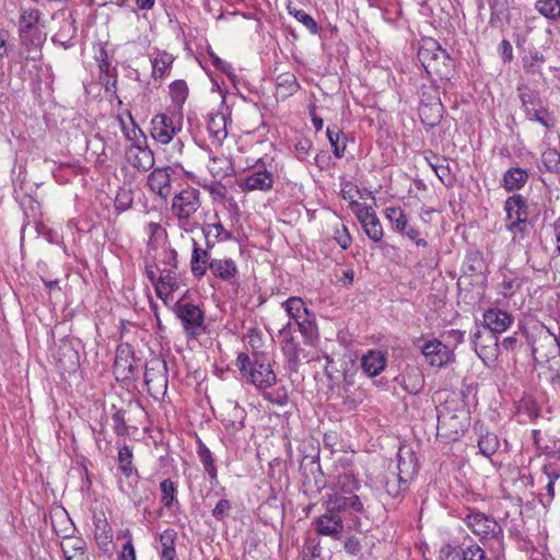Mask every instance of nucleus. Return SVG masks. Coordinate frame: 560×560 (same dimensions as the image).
<instances>
[{"label":"nucleus","mask_w":560,"mask_h":560,"mask_svg":"<svg viewBox=\"0 0 560 560\" xmlns=\"http://www.w3.org/2000/svg\"><path fill=\"white\" fill-rule=\"evenodd\" d=\"M458 557L459 560H490L486 551L475 542L459 547Z\"/></svg>","instance_id":"47"},{"label":"nucleus","mask_w":560,"mask_h":560,"mask_svg":"<svg viewBox=\"0 0 560 560\" xmlns=\"http://www.w3.org/2000/svg\"><path fill=\"white\" fill-rule=\"evenodd\" d=\"M441 162V165H435L434 173L446 187H451L454 184V179L451 176L450 165L445 158H442Z\"/></svg>","instance_id":"57"},{"label":"nucleus","mask_w":560,"mask_h":560,"mask_svg":"<svg viewBox=\"0 0 560 560\" xmlns=\"http://www.w3.org/2000/svg\"><path fill=\"white\" fill-rule=\"evenodd\" d=\"M485 329L493 334L505 331L513 323V316L500 308H489L483 313Z\"/></svg>","instance_id":"20"},{"label":"nucleus","mask_w":560,"mask_h":560,"mask_svg":"<svg viewBox=\"0 0 560 560\" xmlns=\"http://www.w3.org/2000/svg\"><path fill=\"white\" fill-rule=\"evenodd\" d=\"M442 112L443 106L440 102L431 105L424 104L419 109L422 122L430 127H434L440 122L442 118Z\"/></svg>","instance_id":"37"},{"label":"nucleus","mask_w":560,"mask_h":560,"mask_svg":"<svg viewBox=\"0 0 560 560\" xmlns=\"http://www.w3.org/2000/svg\"><path fill=\"white\" fill-rule=\"evenodd\" d=\"M208 55H209V58H210V61H211L212 66L217 70H219V71H221V72H223V73H225L228 75L231 74V71H232L233 68H232V65L230 62H228V61L221 59L220 57H218L212 50H208Z\"/></svg>","instance_id":"61"},{"label":"nucleus","mask_w":560,"mask_h":560,"mask_svg":"<svg viewBox=\"0 0 560 560\" xmlns=\"http://www.w3.org/2000/svg\"><path fill=\"white\" fill-rule=\"evenodd\" d=\"M386 218L393 223L394 230L404 233L408 228V220L402 209L390 207L385 210Z\"/></svg>","instance_id":"44"},{"label":"nucleus","mask_w":560,"mask_h":560,"mask_svg":"<svg viewBox=\"0 0 560 560\" xmlns=\"http://www.w3.org/2000/svg\"><path fill=\"white\" fill-rule=\"evenodd\" d=\"M176 538L177 533L172 528H167L160 534L161 560H179L175 549Z\"/></svg>","instance_id":"29"},{"label":"nucleus","mask_w":560,"mask_h":560,"mask_svg":"<svg viewBox=\"0 0 560 560\" xmlns=\"http://www.w3.org/2000/svg\"><path fill=\"white\" fill-rule=\"evenodd\" d=\"M303 470L304 479L302 486L304 492L308 495H317L326 488V480L322 471L317 455L305 456L300 466Z\"/></svg>","instance_id":"4"},{"label":"nucleus","mask_w":560,"mask_h":560,"mask_svg":"<svg viewBox=\"0 0 560 560\" xmlns=\"http://www.w3.org/2000/svg\"><path fill=\"white\" fill-rule=\"evenodd\" d=\"M526 117L529 120L541 124L546 128H551L555 126L553 117L542 104L533 108V110Z\"/></svg>","instance_id":"50"},{"label":"nucleus","mask_w":560,"mask_h":560,"mask_svg":"<svg viewBox=\"0 0 560 560\" xmlns=\"http://www.w3.org/2000/svg\"><path fill=\"white\" fill-rule=\"evenodd\" d=\"M54 358L58 368L68 373L75 372L80 365L79 352L69 337L60 339Z\"/></svg>","instance_id":"10"},{"label":"nucleus","mask_w":560,"mask_h":560,"mask_svg":"<svg viewBox=\"0 0 560 560\" xmlns=\"http://www.w3.org/2000/svg\"><path fill=\"white\" fill-rule=\"evenodd\" d=\"M161 490V503L170 509L176 501L177 487L176 483L171 479H164L160 483Z\"/></svg>","instance_id":"48"},{"label":"nucleus","mask_w":560,"mask_h":560,"mask_svg":"<svg viewBox=\"0 0 560 560\" xmlns=\"http://www.w3.org/2000/svg\"><path fill=\"white\" fill-rule=\"evenodd\" d=\"M200 205L199 189L188 187L174 196L171 209L180 226H184L200 208Z\"/></svg>","instance_id":"3"},{"label":"nucleus","mask_w":560,"mask_h":560,"mask_svg":"<svg viewBox=\"0 0 560 560\" xmlns=\"http://www.w3.org/2000/svg\"><path fill=\"white\" fill-rule=\"evenodd\" d=\"M114 373L117 380L121 381L136 380L138 377L139 365L129 343H121L117 347Z\"/></svg>","instance_id":"5"},{"label":"nucleus","mask_w":560,"mask_h":560,"mask_svg":"<svg viewBox=\"0 0 560 560\" xmlns=\"http://www.w3.org/2000/svg\"><path fill=\"white\" fill-rule=\"evenodd\" d=\"M209 269L214 277L229 281L237 273V266L233 259H212Z\"/></svg>","instance_id":"27"},{"label":"nucleus","mask_w":560,"mask_h":560,"mask_svg":"<svg viewBox=\"0 0 560 560\" xmlns=\"http://www.w3.org/2000/svg\"><path fill=\"white\" fill-rule=\"evenodd\" d=\"M401 470L396 477L387 479L385 482L386 492L392 498H397L402 491L407 489V480L401 477Z\"/></svg>","instance_id":"55"},{"label":"nucleus","mask_w":560,"mask_h":560,"mask_svg":"<svg viewBox=\"0 0 560 560\" xmlns=\"http://www.w3.org/2000/svg\"><path fill=\"white\" fill-rule=\"evenodd\" d=\"M337 488L345 494H351L360 489V482L353 475L343 474L338 477Z\"/></svg>","instance_id":"54"},{"label":"nucleus","mask_w":560,"mask_h":560,"mask_svg":"<svg viewBox=\"0 0 560 560\" xmlns=\"http://www.w3.org/2000/svg\"><path fill=\"white\" fill-rule=\"evenodd\" d=\"M327 508H330L334 512L339 514L340 512H355L364 513V505L360 497L351 493L349 495L345 493L334 492L327 495L325 500Z\"/></svg>","instance_id":"13"},{"label":"nucleus","mask_w":560,"mask_h":560,"mask_svg":"<svg viewBox=\"0 0 560 560\" xmlns=\"http://www.w3.org/2000/svg\"><path fill=\"white\" fill-rule=\"evenodd\" d=\"M126 159L140 172H147L154 166V154L147 145L131 144L126 151Z\"/></svg>","instance_id":"18"},{"label":"nucleus","mask_w":560,"mask_h":560,"mask_svg":"<svg viewBox=\"0 0 560 560\" xmlns=\"http://www.w3.org/2000/svg\"><path fill=\"white\" fill-rule=\"evenodd\" d=\"M113 421H114V430L117 435H125L126 433H128V427L126 423L124 410H117L113 415Z\"/></svg>","instance_id":"60"},{"label":"nucleus","mask_w":560,"mask_h":560,"mask_svg":"<svg viewBox=\"0 0 560 560\" xmlns=\"http://www.w3.org/2000/svg\"><path fill=\"white\" fill-rule=\"evenodd\" d=\"M357 218L370 240L373 242L382 241L383 228L374 210L370 207H360L357 211Z\"/></svg>","instance_id":"17"},{"label":"nucleus","mask_w":560,"mask_h":560,"mask_svg":"<svg viewBox=\"0 0 560 560\" xmlns=\"http://www.w3.org/2000/svg\"><path fill=\"white\" fill-rule=\"evenodd\" d=\"M192 244L194 248L190 261L191 273L197 278H201L207 273L209 262L212 260L208 252L210 248H200L195 240H192Z\"/></svg>","instance_id":"24"},{"label":"nucleus","mask_w":560,"mask_h":560,"mask_svg":"<svg viewBox=\"0 0 560 560\" xmlns=\"http://www.w3.org/2000/svg\"><path fill=\"white\" fill-rule=\"evenodd\" d=\"M282 336V351L290 362H296L299 360V345L294 341L291 332V323H288L281 330Z\"/></svg>","instance_id":"35"},{"label":"nucleus","mask_w":560,"mask_h":560,"mask_svg":"<svg viewBox=\"0 0 560 560\" xmlns=\"http://www.w3.org/2000/svg\"><path fill=\"white\" fill-rule=\"evenodd\" d=\"M499 445V439L494 433L489 431L483 432L482 428L480 429L478 439V447L480 454L486 457H490L498 451Z\"/></svg>","instance_id":"36"},{"label":"nucleus","mask_w":560,"mask_h":560,"mask_svg":"<svg viewBox=\"0 0 560 560\" xmlns=\"http://www.w3.org/2000/svg\"><path fill=\"white\" fill-rule=\"evenodd\" d=\"M421 353L432 366L442 368L454 360V353L438 339L427 341L421 347Z\"/></svg>","instance_id":"12"},{"label":"nucleus","mask_w":560,"mask_h":560,"mask_svg":"<svg viewBox=\"0 0 560 560\" xmlns=\"http://www.w3.org/2000/svg\"><path fill=\"white\" fill-rule=\"evenodd\" d=\"M441 48V45L435 39L429 38L423 40L421 46L418 49V59L425 69L429 70L431 63L434 62L435 57L438 56V51Z\"/></svg>","instance_id":"30"},{"label":"nucleus","mask_w":560,"mask_h":560,"mask_svg":"<svg viewBox=\"0 0 560 560\" xmlns=\"http://www.w3.org/2000/svg\"><path fill=\"white\" fill-rule=\"evenodd\" d=\"M313 525L318 535L328 536L335 540L341 539L345 529L341 516L327 506L326 512L313 521Z\"/></svg>","instance_id":"9"},{"label":"nucleus","mask_w":560,"mask_h":560,"mask_svg":"<svg viewBox=\"0 0 560 560\" xmlns=\"http://www.w3.org/2000/svg\"><path fill=\"white\" fill-rule=\"evenodd\" d=\"M528 180V173L526 170L521 167L509 168L502 178V187L506 191L520 190Z\"/></svg>","instance_id":"26"},{"label":"nucleus","mask_w":560,"mask_h":560,"mask_svg":"<svg viewBox=\"0 0 560 560\" xmlns=\"http://www.w3.org/2000/svg\"><path fill=\"white\" fill-rule=\"evenodd\" d=\"M343 549L351 556H358L362 551V544L355 535L348 536L343 541Z\"/></svg>","instance_id":"58"},{"label":"nucleus","mask_w":560,"mask_h":560,"mask_svg":"<svg viewBox=\"0 0 560 560\" xmlns=\"http://www.w3.org/2000/svg\"><path fill=\"white\" fill-rule=\"evenodd\" d=\"M517 95L522 104L525 115H529L533 108L542 104L538 93L533 91L528 85H521L517 88Z\"/></svg>","instance_id":"33"},{"label":"nucleus","mask_w":560,"mask_h":560,"mask_svg":"<svg viewBox=\"0 0 560 560\" xmlns=\"http://www.w3.org/2000/svg\"><path fill=\"white\" fill-rule=\"evenodd\" d=\"M170 93L174 103L182 106L188 95V88L185 81L177 80L170 85Z\"/></svg>","instance_id":"53"},{"label":"nucleus","mask_w":560,"mask_h":560,"mask_svg":"<svg viewBox=\"0 0 560 560\" xmlns=\"http://www.w3.org/2000/svg\"><path fill=\"white\" fill-rule=\"evenodd\" d=\"M174 58L171 54L165 51L159 52L158 56L152 61V75L156 78H162L165 75L168 68L172 66Z\"/></svg>","instance_id":"43"},{"label":"nucleus","mask_w":560,"mask_h":560,"mask_svg":"<svg viewBox=\"0 0 560 560\" xmlns=\"http://www.w3.org/2000/svg\"><path fill=\"white\" fill-rule=\"evenodd\" d=\"M527 209L526 199L522 195H513L505 200L506 220L511 221L508 224V230L513 231L516 228L522 230V225L527 221Z\"/></svg>","instance_id":"11"},{"label":"nucleus","mask_w":560,"mask_h":560,"mask_svg":"<svg viewBox=\"0 0 560 560\" xmlns=\"http://www.w3.org/2000/svg\"><path fill=\"white\" fill-rule=\"evenodd\" d=\"M288 12L293 15L299 22H301L312 34H318L319 27L316 21L303 10H299L292 7V2L289 1L287 5Z\"/></svg>","instance_id":"46"},{"label":"nucleus","mask_w":560,"mask_h":560,"mask_svg":"<svg viewBox=\"0 0 560 560\" xmlns=\"http://www.w3.org/2000/svg\"><path fill=\"white\" fill-rule=\"evenodd\" d=\"M174 174L175 171L171 166L154 168L148 177V186L153 192L166 200L171 195V182Z\"/></svg>","instance_id":"15"},{"label":"nucleus","mask_w":560,"mask_h":560,"mask_svg":"<svg viewBox=\"0 0 560 560\" xmlns=\"http://www.w3.org/2000/svg\"><path fill=\"white\" fill-rule=\"evenodd\" d=\"M526 337L536 362H548L556 353L560 354V338L552 334L545 325H534L526 332Z\"/></svg>","instance_id":"2"},{"label":"nucleus","mask_w":560,"mask_h":560,"mask_svg":"<svg viewBox=\"0 0 560 560\" xmlns=\"http://www.w3.org/2000/svg\"><path fill=\"white\" fill-rule=\"evenodd\" d=\"M466 525L477 536L482 538H502L503 530L500 524L489 515L481 512H470L465 517Z\"/></svg>","instance_id":"7"},{"label":"nucleus","mask_w":560,"mask_h":560,"mask_svg":"<svg viewBox=\"0 0 560 560\" xmlns=\"http://www.w3.org/2000/svg\"><path fill=\"white\" fill-rule=\"evenodd\" d=\"M544 62V55L539 51L529 52L523 58V67L527 73L538 72Z\"/></svg>","instance_id":"56"},{"label":"nucleus","mask_w":560,"mask_h":560,"mask_svg":"<svg viewBox=\"0 0 560 560\" xmlns=\"http://www.w3.org/2000/svg\"><path fill=\"white\" fill-rule=\"evenodd\" d=\"M386 355L382 351L370 350L361 359L363 372L370 376L378 375L386 366Z\"/></svg>","instance_id":"22"},{"label":"nucleus","mask_w":560,"mask_h":560,"mask_svg":"<svg viewBox=\"0 0 560 560\" xmlns=\"http://www.w3.org/2000/svg\"><path fill=\"white\" fill-rule=\"evenodd\" d=\"M264 399L278 406H285L289 401V395L285 386L281 385L273 390L262 389Z\"/></svg>","instance_id":"49"},{"label":"nucleus","mask_w":560,"mask_h":560,"mask_svg":"<svg viewBox=\"0 0 560 560\" xmlns=\"http://www.w3.org/2000/svg\"><path fill=\"white\" fill-rule=\"evenodd\" d=\"M202 232L206 238L207 248H212L215 245V242L220 240H232L231 232L226 231L220 222L207 224L202 229Z\"/></svg>","instance_id":"34"},{"label":"nucleus","mask_w":560,"mask_h":560,"mask_svg":"<svg viewBox=\"0 0 560 560\" xmlns=\"http://www.w3.org/2000/svg\"><path fill=\"white\" fill-rule=\"evenodd\" d=\"M273 178L267 171H256L244 179V188L247 190H268L272 187Z\"/></svg>","instance_id":"28"},{"label":"nucleus","mask_w":560,"mask_h":560,"mask_svg":"<svg viewBox=\"0 0 560 560\" xmlns=\"http://www.w3.org/2000/svg\"><path fill=\"white\" fill-rule=\"evenodd\" d=\"M107 527L108 524L106 522L103 524V528L97 526V529L100 532H96L95 539L101 547H106L112 540L113 536L110 534V529Z\"/></svg>","instance_id":"64"},{"label":"nucleus","mask_w":560,"mask_h":560,"mask_svg":"<svg viewBox=\"0 0 560 560\" xmlns=\"http://www.w3.org/2000/svg\"><path fill=\"white\" fill-rule=\"evenodd\" d=\"M51 526L56 535L62 539L71 538L75 529L73 522L66 512L51 517Z\"/></svg>","instance_id":"32"},{"label":"nucleus","mask_w":560,"mask_h":560,"mask_svg":"<svg viewBox=\"0 0 560 560\" xmlns=\"http://www.w3.org/2000/svg\"><path fill=\"white\" fill-rule=\"evenodd\" d=\"M151 136L152 138L162 143H170L176 132L180 129L177 127L172 117L165 114H158L151 121Z\"/></svg>","instance_id":"14"},{"label":"nucleus","mask_w":560,"mask_h":560,"mask_svg":"<svg viewBox=\"0 0 560 560\" xmlns=\"http://www.w3.org/2000/svg\"><path fill=\"white\" fill-rule=\"evenodd\" d=\"M119 469L126 477L138 476V470L132 465V450L124 446L118 452Z\"/></svg>","instance_id":"42"},{"label":"nucleus","mask_w":560,"mask_h":560,"mask_svg":"<svg viewBox=\"0 0 560 560\" xmlns=\"http://www.w3.org/2000/svg\"><path fill=\"white\" fill-rule=\"evenodd\" d=\"M283 306L285 307L288 315L295 320L301 318L302 312L307 314V308L304 306V302L298 296L289 298L283 303Z\"/></svg>","instance_id":"52"},{"label":"nucleus","mask_w":560,"mask_h":560,"mask_svg":"<svg viewBox=\"0 0 560 560\" xmlns=\"http://www.w3.org/2000/svg\"><path fill=\"white\" fill-rule=\"evenodd\" d=\"M395 382H397L407 393L417 395L424 386V375L418 366L407 365L406 370L395 377Z\"/></svg>","instance_id":"19"},{"label":"nucleus","mask_w":560,"mask_h":560,"mask_svg":"<svg viewBox=\"0 0 560 560\" xmlns=\"http://www.w3.org/2000/svg\"><path fill=\"white\" fill-rule=\"evenodd\" d=\"M433 61L434 62L431 63V67L427 73L430 75L434 74L440 79L448 80L454 69V60L450 57L447 51L441 47L438 51L435 60Z\"/></svg>","instance_id":"23"},{"label":"nucleus","mask_w":560,"mask_h":560,"mask_svg":"<svg viewBox=\"0 0 560 560\" xmlns=\"http://www.w3.org/2000/svg\"><path fill=\"white\" fill-rule=\"evenodd\" d=\"M42 20V12L38 9L30 8V9H22L21 15H20V27L19 30L23 31H35L38 30L37 25L40 23Z\"/></svg>","instance_id":"38"},{"label":"nucleus","mask_w":560,"mask_h":560,"mask_svg":"<svg viewBox=\"0 0 560 560\" xmlns=\"http://www.w3.org/2000/svg\"><path fill=\"white\" fill-rule=\"evenodd\" d=\"M471 342L479 358L483 359L485 355H493V350H497L498 339L493 332L477 329L471 335Z\"/></svg>","instance_id":"21"},{"label":"nucleus","mask_w":560,"mask_h":560,"mask_svg":"<svg viewBox=\"0 0 560 560\" xmlns=\"http://www.w3.org/2000/svg\"><path fill=\"white\" fill-rule=\"evenodd\" d=\"M438 434L448 440H457L465 430V423L455 413L438 411Z\"/></svg>","instance_id":"16"},{"label":"nucleus","mask_w":560,"mask_h":560,"mask_svg":"<svg viewBox=\"0 0 560 560\" xmlns=\"http://www.w3.org/2000/svg\"><path fill=\"white\" fill-rule=\"evenodd\" d=\"M144 382L151 395L164 393L167 387V364L161 358H152L145 364Z\"/></svg>","instance_id":"6"},{"label":"nucleus","mask_w":560,"mask_h":560,"mask_svg":"<svg viewBox=\"0 0 560 560\" xmlns=\"http://www.w3.org/2000/svg\"><path fill=\"white\" fill-rule=\"evenodd\" d=\"M177 316L180 318L185 332L189 337L199 336L203 327V312L191 303H177Z\"/></svg>","instance_id":"8"},{"label":"nucleus","mask_w":560,"mask_h":560,"mask_svg":"<svg viewBox=\"0 0 560 560\" xmlns=\"http://www.w3.org/2000/svg\"><path fill=\"white\" fill-rule=\"evenodd\" d=\"M535 9L548 20L560 19V0H537Z\"/></svg>","instance_id":"39"},{"label":"nucleus","mask_w":560,"mask_h":560,"mask_svg":"<svg viewBox=\"0 0 560 560\" xmlns=\"http://www.w3.org/2000/svg\"><path fill=\"white\" fill-rule=\"evenodd\" d=\"M197 453L210 479L215 480L218 477V470L214 465L212 453L200 440H198Z\"/></svg>","instance_id":"40"},{"label":"nucleus","mask_w":560,"mask_h":560,"mask_svg":"<svg viewBox=\"0 0 560 560\" xmlns=\"http://www.w3.org/2000/svg\"><path fill=\"white\" fill-rule=\"evenodd\" d=\"M232 509V504L229 500L226 499H221L214 506V509L212 510V516L221 522L223 521L230 513Z\"/></svg>","instance_id":"59"},{"label":"nucleus","mask_w":560,"mask_h":560,"mask_svg":"<svg viewBox=\"0 0 560 560\" xmlns=\"http://www.w3.org/2000/svg\"><path fill=\"white\" fill-rule=\"evenodd\" d=\"M155 292L159 298H163L167 295L171 291H174L177 288V280L174 272V269H162L160 270V276L158 278Z\"/></svg>","instance_id":"31"},{"label":"nucleus","mask_w":560,"mask_h":560,"mask_svg":"<svg viewBox=\"0 0 560 560\" xmlns=\"http://www.w3.org/2000/svg\"><path fill=\"white\" fill-rule=\"evenodd\" d=\"M278 86H285L290 93H293L299 89V83L293 74L287 73L278 77Z\"/></svg>","instance_id":"63"},{"label":"nucleus","mask_w":560,"mask_h":560,"mask_svg":"<svg viewBox=\"0 0 560 560\" xmlns=\"http://www.w3.org/2000/svg\"><path fill=\"white\" fill-rule=\"evenodd\" d=\"M236 365L242 377L255 385L259 390L269 389L277 384V375L269 363L262 362L257 355L250 359L246 353H240Z\"/></svg>","instance_id":"1"},{"label":"nucleus","mask_w":560,"mask_h":560,"mask_svg":"<svg viewBox=\"0 0 560 560\" xmlns=\"http://www.w3.org/2000/svg\"><path fill=\"white\" fill-rule=\"evenodd\" d=\"M20 40L22 46L25 47L26 51L30 54L33 50H38L43 43L42 32L39 30L35 31H23L19 30Z\"/></svg>","instance_id":"41"},{"label":"nucleus","mask_w":560,"mask_h":560,"mask_svg":"<svg viewBox=\"0 0 560 560\" xmlns=\"http://www.w3.org/2000/svg\"><path fill=\"white\" fill-rule=\"evenodd\" d=\"M207 129L213 141L222 143L228 137L226 116L219 112L209 114Z\"/></svg>","instance_id":"25"},{"label":"nucleus","mask_w":560,"mask_h":560,"mask_svg":"<svg viewBox=\"0 0 560 560\" xmlns=\"http://www.w3.org/2000/svg\"><path fill=\"white\" fill-rule=\"evenodd\" d=\"M334 238L342 249H347L351 245L352 241L351 235L345 225H342L340 230H336Z\"/></svg>","instance_id":"62"},{"label":"nucleus","mask_w":560,"mask_h":560,"mask_svg":"<svg viewBox=\"0 0 560 560\" xmlns=\"http://www.w3.org/2000/svg\"><path fill=\"white\" fill-rule=\"evenodd\" d=\"M541 164L548 172L560 174V153L556 149H547L541 154Z\"/></svg>","instance_id":"51"},{"label":"nucleus","mask_w":560,"mask_h":560,"mask_svg":"<svg viewBox=\"0 0 560 560\" xmlns=\"http://www.w3.org/2000/svg\"><path fill=\"white\" fill-rule=\"evenodd\" d=\"M327 137L329 139L330 145L332 147L334 155L338 159L343 156L346 150V135L340 130H332L331 128H327Z\"/></svg>","instance_id":"45"}]
</instances>
